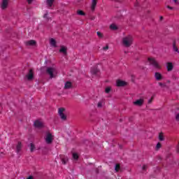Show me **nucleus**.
Here are the masks:
<instances>
[{
	"instance_id": "38",
	"label": "nucleus",
	"mask_w": 179,
	"mask_h": 179,
	"mask_svg": "<svg viewBox=\"0 0 179 179\" xmlns=\"http://www.w3.org/2000/svg\"><path fill=\"white\" fill-rule=\"evenodd\" d=\"M176 121H179V113L176 115Z\"/></svg>"
},
{
	"instance_id": "8",
	"label": "nucleus",
	"mask_w": 179,
	"mask_h": 179,
	"mask_svg": "<svg viewBox=\"0 0 179 179\" xmlns=\"http://www.w3.org/2000/svg\"><path fill=\"white\" fill-rule=\"evenodd\" d=\"M143 99H137L136 101L133 102V104L134 106H137L138 107H142V106H143Z\"/></svg>"
},
{
	"instance_id": "51",
	"label": "nucleus",
	"mask_w": 179,
	"mask_h": 179,
	"mask_svg": "<svg viewBox=\"0 0 179 179\" xmlns=\"http://www.w3.org/2000/svg\"><path fill=\"white\" fill-rule=\"evenodd\" d=\"M167 162H169V158H167Z\"/></svg>"
},
{
	"instance_id": "14",
	"label": "nucleus",
	"mask_w": 179,
	"mask_h": 179,
	"mask_svg": "<svg viewBox=\"0 0 179 179\" xmlns=\"http://www.w3.org/2000/svg\"><path fill=\"white\" fill-rule=\"evenodd\" d=\"M72 87V83L67 81L64 84V89L69 90Z\"/></svg>"
},
{
	"instance_id": "18",
	"label": "nucleus",
	"mask_w": 179,
	"mask_h": 179,
	"mask_svg": "<svg viewBox=\"0 0 179 179\" xmlns=\"http://www.w3.org/2000/svg\"><path fill=\"white\" fill-rule=\"evenodd\" d=\"M173 50L174 52H178V54H179L178 48L177 47L176 41H174L173 43Z\"/></svg>"
},
{
	"instance_id": "10",
	"label": "nucleus",
	"mask_w": 179,
	"mask_h": 179,
	"mask_svg": "<svg viewBox=\"0 0 179 179\" xmlns=\"http://www.w3.org/2000/svg\"><path fill=\"white\" fill-rule=\"evenodd\" d=\"M34 125L35 128H43V127H44V125L43 124V122H41L39 120H36L34 123Z\"/></svg>"
},
{
	"instance_id": "24",
	"label": "nucleus",
	"mask_w": 179,
	"mask_h": 179,
	"mask_svg": "<svg viewBox=\"0 0 179 179\" xmlns=\"http://www.w3.org/2000/svg\"><path fill=\"white\" fill-rule=\"evenodd\" d=\"M64 111H65V108H59V110H58L59 115L64 114Z\"/></svg>"
},
{
	"instance_id": "2",
	"label": "nucleus",
	"mask_w": 179,
	"mask_h": 179,
	"mask_svg": "<svg viewBox=\"0 0 179 179\" xmlns=\"http://www.w3.org/2000/svg\"><path fill=\"white\" fill-rule=\"evenodd\" d=\"M147 65L151 66V68H155L157 69V62L153 57H148L147 60Z\"/></svg>"
},
{
	"instance_id": "39",
	"label": "nucleus",
	"mask_w": 179,
	"mask_h": 179,
	"mask_svg": "<svg viewBox=\"0 0 179 179\" xmlns=\"http://www.w3.org/2000/svg\"><path fill=\"white\" fill-rule=\"evenodd\" d=\"M103 50L104 51H107V50H108V45H106V46L103 47Z\"/></svg>"
},
{
	"instance_id": "35",
	"label": "nucleus",
	"mask_w": 179,
	"mask_h": 179,
	"mask_svg": "<svg viewBox=\"0 0 179 179\" xmlns=\"http://www.w3.org/2000/svg\"><path fill=\"white\" fill-rule=\"evenodd\" d=\"M106 93H110L111 92V88L110 87H106L105 90Z\"/></svg>"
},
{
	"instance_id": "20",
	"label": "nucleus",
	"mask_w": 179,
	"mask_h": 179,
	"mask_svg": "<svg viewBox=\"0 0 179 179\" xmlns=\"http://www.w3.org/2000/svg\"><path fill=\"white\" fill-rule=\"evenodd\" d=\"M50 45H52V47H55V48L57 47V41H55V39L50 38Z\"/></svg>"
},
{
	"instance_id": "7",
	"label": "nucleus",
	"mask_w": 179,
	"mask_h": 179,
	"mask_svg": "<svg viewBox=\"0 0 179 179\" xmlns=\"http://www.w3.org/2000/svg\"><path fill=\"white\" fill-rule=\"evenodd\" d=\"M26 76L28 80H33V79L34 78V73L33 72V69H30Z\"/></svg>"
},
{
	"instance_id": "29",
	"label": "nucleus",
	"mask_w": 179,
	"mask_h": 179,
	"mask_svg": "<svg viewBox=\"0 0 179 179\" xmlns=\"http://www.w3.org/2000/svg\"><path fill=\"white\" fill-rule=\"evenodd\" d=\"M34 149H36V147L34 146V144L31 143L30 144V150H31V152H34Z\"/></svg>"
},
{
	"instance_id": "28",
	"label": "nucleus",
	"mask_w": 179,
	"mask_h": 179,
	"mask_svg": "<svg viewBox=\"0 0 179 179\" xmlns=\"http://www.w3.org/2000/svg\"><path fill=\"white\" fill-rule=\"evenodd\" d=\"M73 159H74V160H78V159H79V155H78L77 153H73Z\"/></svg>"
},
{
	"instance_id": "4",
	"label": "nucleus",
	"mask_w": 179,
	"mask_h": 179,
	"mask_svg": "<svg viewBox=\"0 0 179 179\" xmlns=\"http://www.w3.org/2000/svg\"><path fill=\"white\" fill-rule=\"evenodd\" d=\"M55 72H57V70L54 67H48L46 69V73L50 76L51 79H52V78H55V76H54Z\"/></svg>"
},
{
	"instance_id": "25",
	"label": "nucleus",
	"mask_w": 179,
	"mask_h": 179,
	"mask_svg": "<svg viewBox=\"0 0 179 179\" xmlns=\"http://www.w3.org/2000/svg\"><path fill=\"white\" fill-rule=\"evenodd\" d=\"M120 169H121V166L120 165V164H117L115 167V171L117 172L120 171Z\"/></svg>"
},
{
	"instance_id": "30",
	"label": "nucleus",
	"mask_w": 179,
	"mask_h": 179,
	"mask_svg": "<svg viewBox=\"0 0 179 179\" xmlns=\"http://www.w3.org/2000/svg\"><path fill=\"white\" fill-rule=\"evenodd\" d=\"M159 85L163 89L164 87H167V85H166V83H158Z\"/></svg>"
},
{
	"instance_id": "3",
	"label": "nucleus",
	"mask_w": 179,
	"mask_h": 179,
	"mask_svg": "<svg viewBox=\"0 0 179 179\" xmlns=\"http://www.w3.org/2000/svg\"><path fill=\"white\" fill-rule=\"evenodd\" d=\"M45 141L48 145H51V143H52V141H54L52 134L50 132H47L45 137Z\"/></svg>"
},
{
	"instance_id": "50",
	"label": "nucleus",
	"mask_w": 179,
	"mask_h": 179,
	"mask_svg": "<svg viewBox=\"0 0 179 179\" xmlns=\"http://www.w3.org/2000/svg\"><path fill=\"white\" fill-rule=\"evenodd\" d=\"M117 2H120V0H116Z\"/></svg>"
},
{
	"instance_id": "5",
	"label": "nucleus",
	"mask_w": 179,
	"mask_h": 179,
	"mask_svg": "<svg viewBox=\"0 0 179 179\" xmlns=\"http://www.w3.org/2000/svg\"><path fill=\"white\" fill-rule=\"evenodd\" d=\"M8 6H9V0H2L1 5V10H5L6 9H8Z\"/></svg>"
},
{
	"instance_id": "31",
	"label": "nucleus",
	"mask_w": 179,
	"mask_h": 179,
	"mask_svg": "<svg viewBox=\"0 0 179 179\" xmlns=\"http://www.w3.org/2000/svg\"><path fill=\"white\" fill-rule=\"evenodd\" d=\"M96 34H97L98 37H99V38H103V34H101V32L97 31Z\"/></svg>"
},
{
	"instance_id": "6",
	"label": "nucleus",
	"mask_w": 179,
	"mask_h": 179,
	"mask_svg": "<svg viewBox=\"0 0 179 179\" xmlns=\"http://www.w3.org/2000/svg\"><path fill=\"white\" fill-rule=\"evenodd\" d=\"M91 73L97 76L100 73V69H99L97 66H95L91 69Z\"/></svg>"
},
{
	"instance_id": "23",
	"label": "nucleus",
	"mask_w": 179,
	"mask_h": 179,
	"mask_svg": "<svg viewBox=\"0 0 179 179\" xmlns=\"http://www.w3.org/2000/svg\"><path fill=\"white\" fill-rule=\"evenodd\" d=\"M77 15H79V16H85L86 13H85L82 10H77Z\"/></svg>"
},
{
	"instance_id": "9",
	"label": "nucleus",
	"mask_w": 179,
	"mask_h": 179,
	"mask_svg": "<svg viewBox=\"0 0 179 179\" xmlns=\"http://www.w3.org/2000/svg\"><path fill=\"white\" fill-rule=\"evenodd\" d=\"M117 87H122L124 86H127V82L122 81L121 80H118L116 82Z\"/></svg>"
},
{
	"instance_id": "12",
	"label": "nucleus",
	"mask_w": 179,
	"mask_h": 179,
	"mask_svg": "<svg viewBox=\"0 0 179 179\" xmlns=\"http://www.w3.org/2000/svg\"><path fill=\"white\" fill-rule=\"evenodd\" d=\"M173 68H174V66L173 65V63L171 62L166 63V69L168 72H171Z\"/></svg>"
},
{
	"instance_id": "44",
	"label": "nucleus",
	"mask_w": 179,
	"mask_h": 179,
	"mask_svg": "<svg viewBox=\"0 0 179 179\" xmlns=\"http://www.w3.org/2000/svg\"><path fill=\"white\" fill-rule=\"evenodd\" d=\"M27 179H34L33 176H29Z\"/></svg>"
},
{
	"instance_id": "21",
	"label": "nucleus",
	"mask_w": 179,
	"mask_h": 179,
	"mask_svg": "<svg viewBox=\"0 0 179 179\" xmlns=\"http://www.w3.org/2000/svg\"><path fill=\"white\" fill-rule=\"evenodd\" d=\"M55 0H47L46 3L48 6H49V8H51V6H52V4L54 3V1Z\"/></svg>"
},
{
	"instance_id": "22",
	"label": "nucleus",
	"mask_w": 179,
	"mask_h": 179,
	"mask_svg": "<svg viewBox=\"0 0 179 179\" xmlns=\"http://www.w3.org/2000/svg\"><path fill=\"white\" fill-rule=\"evenodd\" d=\"M110 30H118V27L115 24H112L110 26Z\"/></svg>"
},
{
	"instance_id": "19",
	"label": "nucleus",
	"mask_w": 179,
	"mask_h": 179,
	"mask_svg": "<svg viewBox=\"0 0 179 179\" xmlns=\"http://www.w3.org/2000/svg\"><path fill=\"white\" fill-rule=\"evenodd\" d=\"M158 139L159 141V142H163V141H164V135L163 134V132H160L158 135Z\"/></svg>"
},
{
	"instance_id": "46",
	"label": "nucleus",
	"mask_w": 179,
	"mask_h": 179,
	"mask_svg": "<svg viewBox=\"0 0 179 179\" xmlns=\"http://www.w3.org/2000/svg\"><path fill=\"white\" fill-rule=\"evenodd\" d=\"M138 3L136 2V3H135V6H138Z\"/></svg>"
},
{
	"instance_id": "42",
	"label": "nucleus",
	"mask_w": 179,
	"mask_h": 179,
	"mask_svg": "<svg viewBox=\"0 0 179 179\" xmlns=\"http://www.w3.org/2000/svg\"><path fill=\"white\" fill-rule=\"evenodd\" d=\"M163 16H161L160 17H159V22H162V20H163Z\"/></svg>"
},
{
	"instance_id": "47",
	"label": "nucleus",
	"mask_w": 179,
	"mask_h": 179,
	"mask_svg": "<svg viewBox=\"0 0 179 179\" xmlns=\"http://www.w3.org/2000/svg\"><path fill=\"white\" fill-rule=\"evenodd\" d=\"M177 153H179V147H178V148L177 149Z\"/></svg>"
},
{
	"instance_id": "13",
	"label": "nucleus",
	"mask_w": 179,
	"mask_h": 179,
	"mask_svg": "<svg viewBox=\"0 0 179 179\" xmlns=\"http://www.w3.org/2000/svg\"><path fill=\"white\" fill-rule=\"evenodd\" d=\"M25 45H27V46L36 45V41L30 40V41H26Z\"/></svg>"
},
{
	"instance_id": "36",
	"label": "nucleus",
	"mask_w": 179,
	"mask_h": 179,
	"mask_svg": "<svg viewBox=\"0 0 179 179\" xmlns=\"http://www.w3.org/2000/svg\"><path fill=\"white\" fill-rule=\"evenodd\" d=\"M162 145L160 143H157V150H159V149H160L161 148H162Z\"/></svg>"
},
{
	"instance_id": "27",
	"label": "nucleus",
	"mask_w": 179,
	"mask_h": 179,
	"mask_svg": "<svg viewBox=\"0 0 179 179\" xmlns=\"http://www.w3.org/2000/svg\"><path fill=\"white\" fill-rule=\"evenodd\" d=\"M163 76H162V74H160V73H157V80H163Z\"/></svg>"
},
{
	"instance_id": "17",
	"label": "nucleus",
	"mask_w": 179,
	"mask_h": 179,
	"mask_svg": "<svg viewBox=\"0 0 179 179\" xmlns=\"http://www.w3.org/2000/svg\"><path fill=\"white\" fill-rule=\"evenodd\" d=\"M66 51L67 48L65 46H61V48L59 50V52H62L64 55H66Z\"/></svg>"
},
{
	"instance_id": "32",
	"label": "nucleus",
	"mask_w": 179,
	"mask_h": 179,
	"mask_svg": "<svg viewBox=\"0 0 179 179\" xmlns=\"http://www.w3.org/2000/svg\"><path fill=\"white\" fill-rule=\"evenodd\" d=\"M97 107L101 108L103 107V101H99L97 104Z\"/></svg>"
},
{
	"instance_id": "40",
	"label": "nucleus",
	"mask_w": 179,
	"mask_h": 179,
	"mask_svg": "<svg viewBox=\"0 0 179 179\" xmlns=\"http://www.w3.org/2000/svg\"><path fill=\"white\" fill-rule=\"evenodd\" d=\"M167 8H168V9H170L171 10H173V9H174L173 7H171L170 6H167Z\"/></svg>"
},
{
	"instance_id": "1",
	"label": "nucleus",
	"mask_w": 179,
	"mask_h": 179,
	"mask_svg": "<svg viewBox=\"0 0 179 179\" xmlns=\"http://www.w3.org/2000/svg\"><path fill=\"white\" fill-rule=\"evenodd\" d=\"M133 42L134 38L131 35H127L122 39V43L124 47H131Z\"/></svg>"
},
{
	"instance_id": "43",
	"label": "nucleus",
	"mask_w": 179,
	"mask_h": 179,
	"mask_svg": "<svg viewBox=\"0 0 179 179\" xmlns=\"http://www.w3.org/2000/svg\"><path fill=\"white\" fill-rule=\"evenodd\" d=\"M155 78L157 80V72H155Z\"/></svg>"
},
{
	"instance_id": "11",
	"label": "nucleus",
	"mask_w": 179,
	"mask_h": 179,
	"mask_svg": "<svg viewBox=\"0 0 179 179\" xmlns=\"http://www.w3.org/2000/svg\"><path fill=\"white\" fill-rule=\"evenodd\" d=\"M96 6H97V0H92L91 4V10L92 12H94Z\"/></svg>"
},
{
	"instance_id": "37",
	"label": "nucleus",
	"mask_w": 179,
	"mask_h": 179,
	"mask_svg": "<svg viewBox=\"0 0 179 179\" xmlns=\"http://www.w3.org/2000/svg\"><path fill=\"white\" fill-rule=\"evenodd\" d=\"M176 5H179V0H173Z\"/></svg>"
},
{
	"instance_id": "48",
	"label": "nucleus",
	"mask_w": 179,
	"mask_h": 179,
	"mask_svg": "<svg viewBox=\"0 0 179 179\" xmlns=\"http://www.w3.org/2000/svg\"><path fill=\"white\" fill-rule=\"evenodd\" d=\"M148 103H152V99H150Z\"/></svg>"
},
{
	"instance_id": "16",
	"label": "nucleus",
	"mask_w": 179,
	"mask_h": 179,
	"mask_svg": "<svg viewBox=\"0 0 179 179\" xmlns=\"http://www.w3.org/2000/svg\"><path fill=\"white\" fill-rule=\"evenodd\" d=\"M22 150V143L19 141L16 145V152L17 153H19Z\"/></svg>"
},
{
	"instance_id": "49",
	"label": "nucleus",
	"mask_w": 179,
	"mask_h": 179,
	"mask_svg": "<svg viewBox=\"0 0 179 179\" xmlns=\"http://www.w3.org/2000/svg\"><path fill=\"white\" fill-rule=\"evenodd\" d=\"M155 148L157 149V145L155 146Z\"/></svg>"
},
{
	"instance_id": "41",
	"label": "nucleus",
	"mask_w": 179,
	"mask_h": 179,
	"mask_svg": "<svg viewBox=\"0 0 179 179\" xmlns=\"http://www.w3.org/2000/svg\"><path fill=\"white\" fill-rule=\"evenodd\" d=\"M27 3H29V5H30V3H31V2H33V0H27Z\"/></svg>"
},
{
	"instance_id": "34",
	"label": "nucleus",
	"mask_w": 179,
	"mask_h": 179,
	"mask_svg": "<svg viewBox=\"0 0 179 179\" xmlns=\"http://www.w3.org/2000/svg\"><path fill=\"white\" fill-rule=\"evenodd\" d=\"M143 171H146L148 170V165H143L142 167Z\"/></svg>"
},
{
	"instance_id": "26",
	"label": "nucleus",
	"mask_w": 179,
	"mask_h": 179,
	"mask_svg": "<svg viewBox=\"0 0 179 179\" xmlns=\"http://www.w3.org/2000/svg\"><path fill=\"white\" fill-rule=\"evenodd\" d=\"M59 117L63 121H66V116L65 115V114L63 113L62 115H59Z\"/></svg>"
},
{
	"instance_id": "33",
	"label": "nucleus",
	"mask_w": 179,
	"mask_h": 179,
	"mask_svg": "<svg viewBox=\"0 0 179 179\" xmlns=\"http://www.w3.org/2000/svg\"><path fill=\"white\" fill-rule=\"evenodd\" d=\"M44 19H47V20H50V18L48 17V13H46L43 15Z\"/></svg>"
},
{
	"instance_id": "15",
	"label": "nucleus",
	"mask_w": 179,
	"mask_h": 179,
	"mask_svg": "<svg viewBox=\"0 0 179 179\" xmlns=\"http://www.w3.org/2000/svg\"><path fill=\"white\" fill-rule=\"evenodd\" d=\"M61 161L62 164H66V162H68V157H65L64 155H62L60 157Z\"/></svg>"
},
{
	"instance_id": "45",
	"label": "nucleus",
	"mask_w": 179,
	"mask_h": 179,
	"mask_svg": "<svg viewBox=\"0 0 179 179\" xmlns=\"http://www.w3.org/2000/svg\"><path fill=\"white\" fill-rule=\"evenodd\" d=\"M158 160H162V157H158Z\"/></svg>"
}]
</instances>
